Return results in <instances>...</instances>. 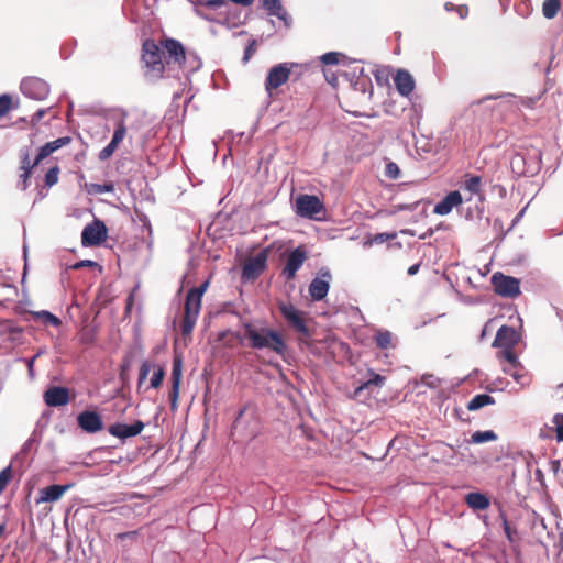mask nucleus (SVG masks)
<instances>
[{"label": "nucleus", "mask_w": 563, "mask_h": 563, "mask_svg": "<svg viewBox=\"0 0 563 563\" xmlns=\"http://www.w3.org/2000/svg\"><path fill=\"white\" fill-rule=\"evenodd\" d=\"M108 236V228L103 221L95 219L88 223L81 232V244L84 246H97L102 244Z\"/></svg>", "instance_id": "9"}, {"label": "nucleus", "mask_w": 563, "mask_h": 563, "mask_svg": "<svg viewBox=\"0 0 563 563\" xmlns=\"http://www.w3.org/2000/svg\"><path fill=\"white\" fill-rule=\"evenodd\" d=\"M60 168L58 165L51 167L44 177V184L46 187H52L58 183Z\"/></svg>", "instance_id": "36"}, {"label": "nucleus", "mask_w": 563, "mask_h": 563, "mask_svg": "<svg viewBox=\"0 0 563 563\" xmlns=\"http://www.w3.org/2000/svg\"><path fill=\"white\" fill-rule=\"evenodd\" d=\"M521 340L520 333L510 325H501L496 333L492 346L498 349L496 357L499 361H512L517 355L515 347Z\"/></svg>", "instance_id": "5"}, {"label": "nucleus", "mask_w": 563, "mask_h": 563, "mask_svg": "<svg viewBox=\"0 0 563 563\" xmlns=\"http://www.w3.org/2000/svg\"><path fill=\"white\" fill-rule=\"evenodd\" d=\"M245 410H246V409H245V408H243V409H241V410L239 411V415H238L236 419H235V420H234V422H233V429H235V430H236V429H239V428L241 427V424H242V419H243V416H244V413H245Z\"/></svg>", "instance_id": "55"}, {"label": "nucleus", "mask_w": 563, "mask_h": 563, "mask_svg": "<svg viewBox=\"0 0 563 563\" xmlns=\"http://www.w3.org/2000/svg\"><path fill=\"white\" fill-rule=\"evenodd\" d=\"M264 8L268 11L269 15H274L288 26L290 24V18L287 11L282 5L280 0H262Z\"/></svg>", "instance_id": "27"}, {"label": "nucleus", "mask_w": 563, "mask_h": 563, "mask_svg": "<svg viewBox=\"0 0 563 563\" xmlns=\"http://www.w3.org/2000/svg\"><path fill=\"white\" fill-rule=\"evenodd\" d=\"M5 531V525H0V538L3 536Z\"/></svg>", "instance_id": "63"}, {"label": "nucleus", "mask_w": 563, "mask_h": 563, "mask_svg": "<svg viewBox=\"0 0 563 563\" xmlns=\"http://www.w3.org/2000/svg\"><path fill=\"white\" fill-rule=\"evenodd\" d=\"M319 274L322 278H314L309 286V294L316 301L322 300L327 296L330 288L329 279H331V274L328 269H321Z\"/></svg>", "instance_id": "22"}, {"label": "nucleus", "mask_w": 563, "mask_h": 563, "mask_svg": "<svg viewBox=\"0 0 563 563\" xmlns=\"http://www.w3.org/2000/svg\"><path fill=\"white\" fill-rule=\"evenodd\" d=\"M45 113L46 111L44 109L37 110L32 117V121L38 122L45 115Z\"/></svg>", "instance_id": "57"}, {"label": "nucleus", "mask_w": 563, "mask_h": 563, "mask_svg": "<svg viewBox=\"0 0 563 563\" xmlns=\"http://www.w3.org/2000/svg\"><path fill=\"white\" fill-rule=\"evenodd\" d=\"M324 77L331 86H338V76L334 73H329V70H324Z\"/></svg>", "instance_id": "53"}, {"label": "nucleus", "mask_w": 563, "mask_h": 563, "mask_svg": "<svg viewBox=\"0 0 563 563\" xmlns=\"http://www.w3.org/2000/svg\"><path fill=\"white\" fill-rule=\"evenodd\" d=\"M254 52H255V49H254V42H252L251 44L247 45V47L244 51V56H243V63L244 64H246L250 60V58L252 57Z\"/></svg>", "instance_id": "51"}, {"label": "nucleus", "mask_w": 563, "mask_h": 563, "mask_svg": "<svg viewBox=\"0 0 563 563\" xmlns=\"http://www.w3.org/2000/svg\"><path fill=\"white\" fill-rule=\"evenodd\" d=\"M297 213L301 217L314 219L318 213L323 211L322 201L314 195H300L296 199Z\"/></svg>", "instance_id": "12"}, {"label": "nucleus", "mask_w": 563, "mask_h": 563, "mask_svg": "<svg viewBox=\"0 0 563 563\" xmlns=\"http://www.w3.org/2000/svg\"><path fill=\"white\" fill-rule=\"evenodd\" d=\"M561 9L560 0H544L542 3V14L545 19H554Z\"/></svg>", "instance_id": "31"}, {"label": "nucleus", "mask_w": 563, "mask_h": 563, "mask_svg": "<svg viewBox=\"0 0 563 563\" xmlns=\"http://www.w3.org/2000/svg\"><path fill=\"white\" fill-rule=\"evenodd\" d=\"M342 58H344V55L336 52H329L320 57L324 65H338Z\"/></svg>", "instance_id": "39"}, {"label": "nucleus", "mask_w": 563, "mask_h": 563, "mask_svg": "<svg viewBox=\"0 0 563 563\" xmlns=\"http://www.w3.org/2000/svg\"><path fill=\"white\" fill-rule=\"evenodd\" d=\"M495 399L488 394H478L475 395L467 404L466 408L470 411L478 410L485 406L494 405Z\"/></svg>", "instance_id": "29"}, {"label": "nucleus", "mask_w": 563, "mask_h": 563, "mask_svg": "<svg viewBox=\"0 0 563 563\" xmlns=\"http://www.w3.org/2000/svg\"><path fill=\"white\" fill-rule=\"evenodd\" d=\"M113 153H114V150H113V148H111V147L109 146V144H108L106 147H103V148L99 152L98 157H99V159H100V161H107V159H109V158L112 156V154H113Z\"/></svg>", "instance_id": "49"}, {"label": "nucleus", "mask_w": 563, "mask_h": 563, "mask_svg": "<svg viewBox=\"0 0 563 563\" xmlns=\"http://www.w3.org/2000/svg\"><path fill=\"white\" fill-rule=\"evenodd\" d=\"M22 92L32 99L44 100L49 93L47 82L37 77H27L21 82Z\"/></svg>", "instance_id": "14"}, {"label": "nucleus", "mask_w": 563, "mask_h": 563, "mask_svg": "<svg viewBox=\"0 0 563 563\" xmlns=\"http://www.w3.org/2000/svg\"><path fill=\"white\" fill-rule=\"evenodd\" d=\"M36 357H37V355H35L32 358L26 361L27 371H29L30 376H33L34 362H35Z\"/></svg>", "instance_id": "58"}, {"label": "nucleus", "mask_w": 563, "mask_h": 563, "mask_svg": "<svg viewBox=\"0 0 563 563\" xmlns=\"http://www.w3.org/2000/svg\"><path fill=\"white\" fill-rule=\"evenodd\" d=\"M33 316H34L35 320H40L44 324H49L53 327L60 325V320L56 316L51 313L49 311L43 310V311L34 312Z\"/></svg>", "instance_id": "34"}, {"label": "nucleus", "mask_w": 563, "mask_h": 563, "mask_svg": "<svg viewBox=\"0 0 563 563\" xmlns=\"http://www.w3.org/2000/svg\"><path fill=\"white\" fill-rule=\"evenodd\" d=\"M183 377V360L176 355L172 367V388L169 391L170 410L175 412L178 409L179 389Z\"/></svg>", "instance_id": "15"}, {"label": "nucleus", "mask_w": 563, "mask_h": 563, "mask_svg": "<svg viewBox=\"0 0 563 563\" xmlns=\"http://www.w3.org/2000/svg\"><path fill=\"white\" fill-rule=\"evenodd\" d=\"M456 7H457V5H455V4H454V3H452V2H446V3L444 4V8H445V10H446V11H452V10H454V11H455V8H456Z\"/></svg>", "instance_id": "61"}, {"label": "nucleus", "mask_w": 563, "mask_h": 563, "mask_svg": "<svg viewBox=\"0 0 563 563\" xmlns=\"http://www.w3.org/2000/svg\"><path fill=\"white\" fill-rule=\"evenodd\" d=\"M419 268H420V264L411 265V266L408 268V275H410V276L416 275V274L419 272Z\"/></svg>", "instance_id": "60"}, {"label": "nucleus", "mask_w": 563, "mask_h": 563, "mask_svg": "<svg viewBox=\"0 0 563 563\" xmlns=\"http://www.w3.org/2000/svg\"><path fill=\"white\" fill-rule=\"evenodd\" d=\"M74 487V483L65 484V485H51L40 489L38 497L36 498V504L43 503H55L62 498V496Z\"/></svg>", "instance_id": "21"}, {"label": "nucleus", "mask_w": 563, "mask_h": 563, "mask_svg": "<svg viewBox=\"0 0 563 563\" xmlns=\"http://www.w3.org/2000/svg\"><path fill=\"white\" fill-rule=\"evenodd\" d=\"M12 109V98L10 95L0 96V118L4 117Z\"/></svg>", "instance_id": "41"}, {"label": "nucleus", "mask_w": 563, "mask_h": 563, "mask_svg": "<svg viewBox=\"0 0 563 563\" xmlns=\"http://www.w3.org/2000/svg\"><path fill=\"white\" fill-rule=\"evenodd\" d=\"M367 374L368 379L355 388L353 393L354 399H361L363 397L364 391H368L371 394L374 387L380 388L385 385V376L375 373L373 369H368Z\"/></svg>", "instance_id": "23"}, {"label": "nucleus", "mask_w": 563, "mask_h": 563, "mask_svg": "<svg viewBox=\"0 0 563 563\" xmlns=\"http://www.w3.org/2000/svg\"><path fill=\"white\" fill-rule=\"evenodd\" d=\"M133 303H134V296H133V294H130L126 299V307H125L126 312L131 311Z\"/></svg>", "instance_id": "59"}, {"label": "nucleus", "mask_w": 563, "mask_h": 563, "mask_svg": "<svg viewBox=\"0 0 563 563\" xmlns=\"http://www.w3.org/2000/svg\"><path fill=\"white\" fill-rule=\"evenodd\" d=\"M78 427L87 433H96L103 429L101 416L96 411L85 410L77 416Z\"/></svg>", "instance_id": "18"}, {"label": "nucleus", "mask_w": 563, "mask_h": 563, "mask_svg": "<svg viewBox=\"0 0 563 563\" xmlns=\"http://www.w3.org/2000/svg\"><path fill=\"white\" fill-rule=\"evenodd\" d=\"M492 284L495 292L501 297L516 298L520 295V282L515 277L495 273L492 277Z\"/></svg>", "instance_id": "10"}, {"label": "nucleus", "mask_w": 563, "mask_h": 563, "mask_svg": "<svg viewBox=\"0 0 563 563\" xmlns=\"http://www.w3.org/2000/svg\"><path fill=\"white\" fill-rule=\"evenodd\" d=\"M44 401L49 407L65 406L70 400L69 389L60 386L47 388L43 395Z\"/></svg>", "instance_id": "20"}, {"label": "nucleus", "mask_w": 563, "mask_h": 563, "mask_svg": "<svg viewBox=\"0 0 563 563\" xmlns=\"http://www.w3.org/2000/svg\"><path fill=\"white\" fill-rule=\"evenodd\" d=\"M71 139L69 136L58 137L52 142H47L40 147L38 153L33 162H31L30 151L27 147H23L19 152L20 157V170H33L43 159L48 157L55 151L69 144Z\"/></svg>", "instance_id": "7"}, {"label": "nucleus", "mask_w": 563, "mask_h": 563, "mask_svg": "<svg viewBox=\"0 0 563 563\" xmlns=\"http://www.w3.org/2000/svg\"><path fill=\"white\" fill-rule=\"evenodd\" d=\"M228 2L229 0H207L202 3L210 9H218L225 5Z\"/></svg>", "instance_id": "48"}, {"label": "nucleus", "mask_w": 563, "mask_h": 563, "mask_svg": "<svg viewBox=\"0 0 563 563\" xmlns=\"http://www.w3.org/2000/svg\"><path fill=\"white\" fill-rule=\"evenodd\" d=\"M560 540H561V542H563V527L561 528V531H560Z\"/></svg>", "instance_id": "64"}, {"label": "nucleus", "mask_w": 563, "mask_h": 563, "mask_svg": "<svg viewBox=\"0 0 563 563\" xmlns=\"http://www.w3.org/2000/svg\"><path fill=\"white\" fill-rule=\"evenodd\" d=\"M11 478H12V468L9 465L0 472V495L5 490Z\"/></svg>", "instance_id": "40"}, {"label": "nucleus", "mask_w": 563, "mask_h": 563, "mask_svg": "<svg viewBox=\"0 0 563 563\" xmlns=\"http://www.w3.org/2000/svg\"><path fill=\"white\" fill-rule=\"evenodd\" d=\"M497 434L493 430L475 431L470 439V443L479 444L497 440Z\"/></svg>", "instance_id": "33"}, {"label": "nucleus", "mask_w": 563, "mask_h": 563, "mask_svg": "<svg viewBox=\"0 0 563 563\" xmlns=\"http://www.w3.org/2000/svg\"><path fill=\"white\" fill-rule=\"evenodd\" d=\"M465 503L474 510H485L490 505L489 498L482 493H468Z\"/></svg>", "instance_id": "28"}, {"label": "nucleus", "mask_w": 563, "mask_h": 563, "mask_svg": "<svg viewBox=\"0 0 563 563\" xmlns=\"http://www.w3.org/2000/svg\"><path fill=\"white\" fill-rule=\"evenodd\" d=\"M32 176V170H21L18 180V188L21 190H26L30 186V178Z\"/></svg>", "instance_id": "45"}, {"label": "nucleus", "mask_w": 563, "mask_h": 563, "mask_svg": "<svg viewBox=\"0 0 563 563\" xmlns=\"http://www.w3.org/2000/svg\"><path fill=\"white\" fill-rule=\"evenodd\" d=\"M510 168L517 176H534L541 169V152L533 146L520 148L512 155Z\"/></svg>", "instance_id": "4"}, {"label": "nucleus", "mask_w": 563, "mask_h": 563, "mask_svg": "<svg viewBox=\"0 0 563 563\" xmlns=\"http://www.w3.org/2000/svg\"><path fill=\"white\" fill-rule=\"evenodd\" d=\"M394 82L397 91L408 97L415 89V79L408 70L399 69L394 76Z\"/></svg>", "instance_id": "24"}, {"label": "nucleus", "mask_w": 563, "mask_h": 563, "mask_svg": "<svg viewBox=\"0 0 563 563\" xmlns=\"http://www.w3.org/2000/svg\"><path fill=\"white\" fill-rule=\"evenodd\" d=\"M126 134V126L123 120L119 121L114 130L112 139L121 143Z\"/></svg>", "instance_id": "46"}, {"label": "nucleus", "mask_w": 563, "mask_h": 563, "mask_svg": "<svg viewBox=\"0 0 563 563\" xmlns=\"http://www.w3.org/2000/svg\"><path fill=\"white\" fill-rule=\"evenodd\" d=\"M307 260V252L302 246H298L290 252L288 255L285 267L283 268V275L287 280L295 278L296 273L302 266Z\"/></svg>", "instance_id": "17"}, {"label": "nucleus", "mask_w": 563, "mask_h": 563, "mask_svg": "<svg viewBox=\"0 0 563 563\" xmlns=\"http://www.w3.org/2000/svg\"><path fill=\"white\" fill-rule=\"evenodd\" d=\"M482 186V178L477 175H465V180L463 183V188L470 191L472 195H479Z\"/></svg>", "instance_id": "30"}, {"label": "nucleus", "mask_w": 563, "mask_h": 563, "mask_svg": "<svg viewBox=\"0 0 563 563\" xmlns=\"http://www.w3.org/2000/svg\"><path fill=\"white\" fill-rule=\"evenodd\" d=\"M385 175L390 179H398L400 177L399 166L394 162L387 163L385 168Z\"/></svg>", "instance_id": "44"}, {"label": "nucleus", "mask_w": 563, "mask_h": 563, "mask_svg": "<svg viewBox=\"0 0 563 563\" xmlns=\"http://www.w3.org/2000/svg\"><path fill=\"white\" fill-rule=\"evenodd\" d=\"M396 238H397V232H391V233H388V232L377 233V234H375V235L369 236V238H368V240L366 241V244H368V245H373V244H382V243H384V242L395 240Z\"/></svg>", "instance_id": "35"}, {"label": "nucleus", "mask_w": 563, "mask_h": 563, "mask_svg": "<svg viewBox=\"0 0 563 563\" xmlns=\"http://www.w3.org/2000/svg\"><path fill=\"white\" fill-rule=\"evenodd\" d=\"M243 338L247 340V345L251 349H267L280 356L286 354L287 344L278 331L267 327L257 328L250 322L243 323Z\"/></svg>", "instance_id": "1"}, {"label": "nucleus", "mask_w": 563, "mask_h": 563, "mask_svg": "<svg viewBox=\"0 0 563 563\" xmlns=\"http://www.w3.org/2000/svg\"><path fill=\"white\" fill-rule=\"evenodd\" d=\"M217 340L219 342H223V345L227 347H233L238 341H243V335H240L239 333H234L231 330L222 331L218 334Z\"/></svg>", "instance_id": "32"}, {"label": "nucleus", "mask_w": 563, "mask_h": 563, "mask_svg": "<svg viewBox=\"0 0 563 563\" xmlns=\"http://www.w3.org/2000/svg\"><path fill=\"white\" fill-rule=\"evenodd\" d=\"M144 427H145V424L141 420H136L132 424H125V423L118 422V423L111 424L108 428V432L115 438L125 440L128 438H132V437L140 434L143 431Z\"/></svg>", "instance_id": "19"}, {"label": "nucleus", "mask_w": 563, "mask_h": 563, "mask_svg": "<svg viewBox=\"0 0 563 563\" xmlns=\"http://www.w3.org/2000/svg\"><path fill=\"white\" fill-rule=\"evenodd\" d=\"M267 262V250L258 252L250 257L243 265L242 278L245 280H255L265 271Z\"/></svg>", "instance_id": "13"}, {"label": "nucleus", "mask_w": 563, "mask_h": 563, "mask_svg": "<svg viewBox=\"0 0 563 563\" xmlns=\"http://www.w3.org/2000/svg\"><path fill=\"white\" fill-rule=\"evenodd\" d=\"M463 201L460 191L449 192L439 203L434 207V213L445 216L452 211L454 207H457Z\"/></svg>", "instance_id": "25"}, {"label": "nucleus", "mask_w": 563, "mask_h": 563, "mask_svg": "<svg viewBox=\"0 0 563 563\" xmlns=\"http://www.w3.org/2000/svg\"><path fill=\"white\" fill-rule=\"evenodd\" d=\"M98 264L93 261H90V260H82L80 262H77L73 268L74 269H79V268H82V267H95L97 266Z\"/></svg>", "instance_id": "50"}, {"label": "nucleus", "mask_w": 563, "mask_h": 563, "mask_svg": "<svg viewBox=\"0 0 563 563\" xmlns=\"http://www.w3.org/2000/svg\"><path fill=\"white\" fill-rule=\"evenodd\" d=\"M504 530H505L507 538L510 541H512V529L510 528V525L506 519L504 520Z\"/></svg>", "instance_id": "56"}, {"label": "nucleus", "mask_w": 563, "mask_h": 563, "mask_svg": "<svg viewBox=\"0 0 563 563\" xmlns=\"http://www.w3.org/2000/svg\"><path fill=\"white\" fill-rule=\"evenodd\" d=\"M279 311L285 319L287 325L298 334V341L309 345V341L313 334V330L309 327L311 319L301 310H298L294 305L283 303L279 306Z\"/></svg>", "instance_id": "3"}, {"label": "nucleus", "mask_w": 563, "mask_h": 563, "mask_svg": "<svg viewBox=\"0 0 563 563\" xmlns=\"http://www.w3.org/2000/svg\"><path fill=\"white\" fill-rule=\"evenodd\" d=\"M208 287L209 280H206L199 287L188 290L185 299L184 318L180 323V332L183 336H189L192 333L201 310L202 296L207 291Z\"/></svg>", "instance_id": "2"}, {"label": "nucleus", "mask_w": 563, "mask_h": 563, "mask_svg": "<svg viewBox=\"0 0 563 563\" xmlns=\"http://www.w3.org/2000/svg\"><path fill=\"white\" fill-rule=\"evenodd\" d=\"M373 340L376 346L380 350L395 349L397 346L396 336L388 330H377Z\"/></svg>", "instance_id": "26"}, {"label": "nucleus", "mask_w": 563, "mask_h": 563, "mask_svg": "<svg viewBox=\"0 0 563 563\" xmlns=\"http://www.w3.org/2000/svg\"><path fill=\"white\" fill-rule=\"evenodd\" d=\"M552 423L555 430L556 440L563 441V413H555L552 418Z\"/></svg>", "instance_id": "38"}, {"label": "nucleus", "mask_w": 563, "mask_h": 563, "mask_svg": "<svg viewBox=\"0 0 563 563\" xmlns=\"http://www.w3.org/2000/svg\"><path fill=\"white\" fill-rule=\"evenodd\" d=\"M504 362L506 363V365L503 366V372L505 374L511 376L515 382L522 387L530 385L532 377L519 361L518 355L515 356V362Z\"/></svg>", "instance_id": "16"}, {"label": "nucleus", "mask_w": 563, "mask_h": 563, "mask_svg": "<svg viewBox=\"0 0 563 563\" xmlns=\"http://www.w3.org/2000/svg\"><path fill=\"white\" fill-rule=\"evenodd\" d=\"M137 533L139 532L136 530L128 531V532H121V533L117 534V539H119V540H125V539L134 540L136 538Z\"/></svg>", "instance_id": "52"}, {"label": "nucleus", "mask_w": 563, "mask_h": 563, "mask_svg": "<svg viewBox=\"0 0 563 563\" xmlns=\"http://www.w3.org/2000/svg\"><path fill=\"white\" fill-rule=\"evenodd\" d=\"M154 367V364L150 363L148 361H144L141 364L140 373H139V379L137 385L139 387L143 384V382L146 379L147 375L150 374L151 369Z\"/></svg>", "instance_id": "43"}, {"label": "nucleus", "mask_w": 563, "mask_h": 563, "mask_svg": "<svg viewBox=\"0 0 563 563\" xmlns=\"http://www.w3.org/2000/svg\"><path fill=\"white\" fill-rule=\"evenodd\" d=\"M161 45L154 40L147 38L142 44L141 60L145 68V75L153 78H162L165 71V62H163V52Z\"/></svg>", "instance_id": "6"}, {"label": "nucleus", "mask_w": 563, "mask_h": 563, "mask_svg": "<svg viewBox=\"0 0 563 563\" xmlns=\"http://www.w3.org/2000/svg\"><path fill=\"white\" fill-rule=\"evenodd\" d=\"M153 369V376L151 378V387L152 388H158L164 379L165 376V369L161 365H154Z\"/></svg>", "instance_id": "37"}, {"label": "nucleus", "mask_w": 563, "mask_h": 563, "mask_svg": "<svg viewBox=\"0 0 563 563\" xmlns=\"http://www.w3.org/2000/svg\"><path fill=\"white\" fill-rule=\"evenodd\" d=\"M161 47L163 48V55L165 58V64L176 65L181 68L186 60V51L184 45L175 38H164L159 42Z\"/></svg>", "instance_id": "8"}, {"label": "nucleus", "mask_w": 563, "mask_h": 563, "mask_svg": "<svg viewBox=\"0 0 563 563\" xmlns=\"http://www.w3.org/2000/svg\"><path fill=\"white\" fill-rule=\"evenodd\" d=\"M455 11L461 19H465L468 14V7L465 4H461L455 8Z\"/></svg>", "instance_id": "54"}, {"label": "nucleus", "mask_w": 563, "mask_h": 563, "mask_svg": "<svg viewBox=\"0 0 563 563\" xmlns=\"http://www.w3.org/2000/svg\"><path fill=\"white\" fill-rule=\"evenodd\" d=\"M291 66L287 63H282L273 66L265 80V90L272 96L273 90H276L284 84H286L291 74Z\"/></svg>", "instance_id": "11"}, {"label": "nucleus", "mask_w": 563, "mask_h": 563, "mask_svg": "<svg viewBox=\"0 0 563 563\" xmlns=\"http://www.w3.org/2000/svg\"><path fill=\"white\" fill-rule=\"evenodd\" d=\"M355 85L360 87L363 95L368 93V98H371L373 93V84L368 77L358 78Z\"/></svg>", "instance_id": "42"}, {"label": "nucleus", "mask_w": 563, "mask_h": 563, "mask_svg": "<svg viewBox=\"0 0 563 563\" xmlns=\"http://www.w3.org/2000/svg\"><path fill=\"white\" fill-rule=\"evenodd\" d=\"M119 144H120L119 142H117L115 140L112 139L111 142L109 143V146L115 151L117 147L119 146Z\"/></svg>", "instance_id": "62"}, {"label": "nucleus", "mask_w": 563, "mask_h": 563, "mask_svg": "<svg viewBox=\"0 0 563 563\" xmlns=\"http://www.w3.org/2000/svg\"><path fill=\"white\" fill-rule=\"evenodd\" d=\"M91 188H92V192H95V194L112 192L114 190V186L112 183L92 184Z\"/></svg>", "instance_id": "47"}]
</instances>
